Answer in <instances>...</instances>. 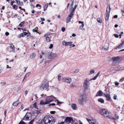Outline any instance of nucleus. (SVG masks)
<instances>
[{"mask_svg": "<svg viewBox=\"0 0 124 124\" xmlns=\"http://www.w3.org/2000/svg\"><path fill=\"white\" fill-rule=\"evenodd\" d=\"M43 121L44 124H54L55 123V120L53 117L49 115L46 116L44 118Z\"/></svg>", "mask_w": 124, "mask_h": 124, "instance_id": "nucleus-1", "label": "nucleus"}, {"mask_svg": "<svg viewBox=\"0 0 124 124\" xmlns=\"http://www.w3.org/2000/svg\"><path fill=\"white\" fill-rule=\"evenodd\" d=\"M56 98L52 95L49 96L44 100L41 101L40 104V105H45L49 104L50 102L53 101L54 99H55Z\"/></svg>", "mask_w": 124, "mask_h": 124, "instance_id": "nucleus-2", "label": "nucleus"}, {"mask_svg": "<svg viewBox=\"0 0 124 124\" xmlns=\"http://www.w3.org/2000/svg\"><path fill=\"white\" fill-rule=\"evenodd\" d=\"M91 79H89L88 78H86L84 80V82L83 86L84 87V89L85 91H88V92L89 93L90 89L89 88L90 85L89 81H91Z\"/></svg>", "mask_w": 124, "mask_h": 124, "instance_id": "nucleus-3", "label": "nucleus"}, {"mask_svg": "<svg viewBox=\"0 0 124 124\" xmlns=\"http://www.w3.org/2000/svg\"><path fill=\"white\" fill-rule=\"evenodd\" d=\"M49 86V82L45 80L42 82L39 87L41 90H43L47 89Z\"/></svg>", "mask_w": 124, "mask_h": 124, "instance_id": "nucleus-4", "label": "nucleus"}, {"mask_svg": "<svg viewBox=\"0 0 124 124\" xmlns=\"http://www.w3.org/2000/svg\"><path fill=\"white\" fill-rule=\"evenodd\" d=\"M86 101L87 97L85 94H83L79 97L78 102L80 104L83 105L84 103L86 102Z\"/></svg>", "mask_w": 124, "mask_h": 124, "instance_id": "nucleus-5", "label": "nucleus"}, {"mask_svg": "<svg viewBox=\"0 0 124 124\" xmlns=\"http://www.w3.org/2000/svg\"><path fill=\"white\" fill-rule=\"evenodd\" d=\"M100 112L101 114L105 117H108L109 115L108 112L107 110L105 109H101L100 111Z\"/></svg>", "mask_w": 124, "mask_h": 124, "instance_id": "nucleus-6", "label": "nucleus"}, {"mask_svg": "<svg viewBox=\"0 0 124 124\" xmlns=\"http://www.w3.org/2000/svg\"><path fill=\"white\" fill-rule=\"evenodd\" d=\"M47 56L50 59H53L57 57L56 54L53 53L52 52L48 53Z\"/></svg>", "mask_w": 124, "mask_h": 124, "instance_id": "nucleus-7", "label": "nucleus"}, {"mask_svg": "<svg viewBox=\"0 0 124 124\" xmlns=\"http://www.w3.org/2000/svg\"><path fill=\"white\" fill-rule=\"evenodd\" d=\"M31 118V115L30 113H27L24 117L23 118V120H30Z\"/></svg>", "mask_w": 124, "mask_h": 124, "instance_id": "nucleus-8", "label": "nucleus"}, {"mask_svg": "<svg viewBox=\"0 0 124 124\" xmlns=\"http://www.w3.org/2000/svg\"><path fill=\"white\" fill-rule=\"evenodd\" d=\"M108 7H107V8L106 10V19L107 21H108L109 20V14L111 10V8L110 7H109V11H108L107 9Z\"/></svg>", "mask_w": 124, "mask_h": 124, "instance_id": "nucleus-9", "label": "nucleus"}, {"mask_svg": "<svg viewBox=\"0 0 124 124\" xmlns=\"http://www.w3.org/2000/svg\"><path fill=\"white\" fill-rule=\"evenodd\" d=\"M73 122V120L71 117H67L66 118L65 121V122L68 124L70 123H72Z\"/></svg>", "mask_w": 124, "mask_h": 124, "instance_id": "nucleus-10", "label": "nucleus"}, {"mask_svg": "<svg viewBox=\"0 0 124 124\" xmlns=\"http://www.w3.org/2000/svg\"><path fill=\"white\" fill-rule=\"evenodd\" d=\"M119 57H117L113 58V63L114 65L118 64L119 61Z\"/></svg>", "mask_w": 124, "mask_h": 124, "instance_id": "nucleus-11", "label": "nucleus"}, {"mask_svg": "<svg viewBox=\"0 0 124 124\" xmlns=\"http://www.w3.org/2000/svg\"><path fill=\"white\" fill-rule=\"evenodd\" d=\"M73 15V14L72 13H71L68 15L66 19V22L67 23H68L70 21Z\"/></svg>", "mask_w": 124, "mask_h": 124, "instance_id": "nucleus-12", "label": "nucleus"}, {"mask_svg": "<svg viewBox=\"0 0 124 124\" xmlns=\"http://www.w3.org/2000/svg\"><path fill=\"white\" fill-rule=\"evenodd\" d=\"M62 80L64 82L69 83L71 82V79L70 78H63L62 79Z\"/></svg>", "mask_w": 124, "mask_h": 124, "instance_id": "nucleus-13", "label": "nucleus"}, {"mask_svg": "<svg viewBox=\"0 0 124 124\" xmlns=\"http://www.w3.org/2000/svg\"><path fill=\"white\" fill-rule=\"evenodd\" d=\"M109 48V45L108 43H106L102 48L103 50L106 51L108 50Z\"/></svg>", "mask_w": 124, "mask_h": 124, "instance_id": "nucleus-14", "label": "nucleus"}, {"mask_svg": "<svg viewBox=\"0 0 124 124\" xmlns=\"http://www.w3.org/2000/svg\"><path fill=\"white\" fill-rule=\"evenodd\" d=\"M78 23H82V25L80 26L79 27L80 29L82 30H85V29L84 28V22L82 21H79Z\"/></svg>", "mask_w": 124, "mask_h": 124, "instance_id": "nucleus-15", "label": "nucleus"}, {"mask_svg": "<svg viewBox=\"0 0 124 124\" xmlns=\"http://www.w3.org/2000/svg\"><path fill=\"white\" fill-rule=\"evenodd\" d=\"M71 107L72 109L74 110H76L77 109V105L75 103H72L71 104Z\"/></svg>", "mask_w": 124, "mask_h": 124, "instance_id": "nucleus-16", "label": "nucleus"}, {"mask_svg": "<svg viewBox=\"0 0 124 124\" xmlns=\"http://www.w3.org/2000/svg\"><path fill=\"white\" fill-rule=\"evenodd\" d=\"M106 99V100L108 101H109L111 99V97L110 95L108 94H106L105 93L104 94Z\"/></svg>", "mask_w": 124, "mask_h": 124, "instance_id": "nucleus-17", "label": "nucleus"}, {"mask_svg": "<svg viewBox=\"0 0 124 124\" xmlns=\"http://www.w3.org/2000/svg\"><path fill=\"white\" fill-rule=\"evenodd\" d=\"M103 94V92L101 90H99L97 92L96 95V96H102Z\"/></svg>", "mask_w": 124, "mask_h": 124, "instance_id": "nucleus-18", "label": "nucleus"}, {"mask_svg": "<svg viewBox=\"0 0 124 124\" xmlns=\"http://www.w3.org/2000/svg\"><path fill=\"white\" fill-rule=\"evenodd\" d=\"M36 54L35 53H32L30 55V58L31 59H33L35 58Z\"/></svg>", "mask_w": 124, "mask_h": 124, "instance_id": "nucleus-19", "label": "nucleus"}, {"mask_svg": "<svg viewBox=\"0 0 124 124\" xmlns=\"http://www.w3.org/2000/svg\"><path fill=\"white\" fill-rule=\"evenodd\" d=\"M69 86L71 88H74L77 87L76 85L74 84H70Z\"/></svg>", "mask_w": 124, "mask_h": 124, "instance_id": "nucleus-20", "label": "nucleus"}, {"mask_svg": "<svg viewBox=\"0 0 124 124\" xmlns=\"http://www.w3.org/2000/svg\"><path fill=\"white\" fill-rule=\"evenodd\" d=\"M100 71H99L98 73L96 74V76H94L93 78L91 79V80H94L96 79V78H97V77L99 76V74H100Z\"/></svg>", "mask_w": 124, "mask_h": 124, "instance_id": "nucleus-21", "label": "nucleus"}, {"mask_svg": "<svg viewBox=\"0 0 124 124\" xmlns=\"http://www.w3.org/2000/svg\"><path fill=\"white\" fill-rule=\"evenodd\" d=\"M77 6H78L77 5H75V6L74 8L72 10L70 11V13H72V14H74L73 13L74 12L75 9L77 7Z\"/></svg>", "mask_w": 124, "mask_h": 124, "instance_id": "nucleus-22", "label": "nucleus"}, {"mask_svg": "<svg viewBox=\"0 0 124 124\" xmlns=\"http://www.w3.org/2000/svg\"><path fill=\"white\" fill-rule=\"evenodd\" d=\"M124 45V42L123 41L116 48H115L116 49L117 48H121L122 47H123Z\"/></svg>", "mask_w": 124, "mask_h": 124, "instance_id": "nucleus-23", "label": "nucleus"}, {"mask_svg": "<svg viewBox=\"0 0 124 124\" xmlns=\"http://www.w3.org/2000/svg\"><path fill=\"white\" fill-rule=\"evenodd\" d=\"M30 74V72H29L27 73L25 75L24 77V78L23 80V81L25 79H26L27 77H28L29 75Z\"/></svg>", "mask_w": 124, "mask_h": 124, "instance_id": "nucleus-24", "label": "nucleus"}, {"mask_svg": "<svg viewBox=\"0 0 124 124\" xmlns=\"http://www.w3.org/2000/svg\"><path fill=\"white\" fill-rule=\"evenodd\" d=\"M18 102L17 101H15V102H14L13 103L12 105L14 107H16L18 106Z\"/></svg>", "mask_w": 124, "mask_h": 124, "instance_id": "nucleus-25", "label": "nucleus"}, {"mask_svg": "<svg viewBox=\"0 0 124 124\" xmlns=\"http://www.w3.org/2000/svg\"><path fill=\"white\" fill-rule=\"evenodd\" d=\"M98 101L102 103H104V100L103 99L101 98H100L98 99Z\"/></svg>", "mask_w": 124, "mask_h": 124, "instance_id": "nucleus-26", "label": "nucleus"}, {"mask_svg": "<svg viewBox=\"0 0 124 124\" xmlns=\"http://www.w3.org/2000/svg\"><path fill=\"white\" fill-rule=\"evenodd\" d=\"M24 37L23 33H22L19 35L17 37L18 38H20L21 37Z\"/></svg>", "mask_w": 124, "mask_h": 124, "instance_id": "nucleus-27", "label": "nucleus"}, {"mask_svg": "<svg viewBox=\"0 0 124 124\" xmlns=\"http://www.w3.org/2000/svg\"><path fill=\"white\" fill-rule=\"evenodd\" d=\"M10 47L13 51H14L15 50L13 44H11Z\"/></svg>", "mask_w": 124, "mask_h": 124, "instance_id": "nucleus-28", "label": "nucleus"}, {"mask_svg": "<svg viewBox=\"0 0 124 124\" xmlns=\"http://www.w3.org/2000/svg\"><path fill=\"white\" fill-rule=\"evenodd\" d=\"M97 21L99 23H102V20L101 18H97Z\"/></svg>", "mask_w": 124, "mask_h": 124, "instance_id": "nucleus-29", "label": "nucleus"}, {"mask_svg": "<svg viewBox=\"0 0 124 124\" xmlns=\"http://www.w3.org/2000/svg\"><path fill=\"white\" fill-rule=\"evenodd\" d=\"M86 119L90 123H92L93 122V119L90 120L87 118H86Z\"/></svg>", "mask_w": 124, "mask_h": 124, "instance_id": "nucleus-30", "label": "nucleus"}, {"mask_svg": "<svg viewBox=\"0 0 124 124\" xmlns=\"http://www.w3.org/2000/svg\"><path fill=\"white\" fill-rule=\"evenodd\" d=\"M72 42H66V46H68V45H69L71 44L72 43Z\"/></svg>", "mask_w": 124, "mask_h": 124, "instance_id": "nucleus-31", "label": "nucleus"}, {"mask_svg": "<svg viewBox=\"0 0 124 124\" xmlns=\"http://www.w3.org/2000/svg\"><path fill=\"white\" fill-rule=\"evenodd\" d=\"M48 6V4H47L45 5H44L43 6V8H45V9H46Z\"/></svg>", "mask_w": 124, "mask_h": 124, "instance_id": "nucleus-32", "label": "nucleus"}, {"mask_svg": "<svg viewBox=\"0 0 124 124\" xmlns=\"http://www.w3.org/2000/svg\"><path fill=\"white\" fill-rule=\"evenodd\" d=\"M90 73L89 74L90 75H91L92 74L94 73L95 72V71L94 70H91L90 71Z\"/></svg>", "mask_w": 124, "mask_h": 124, "instance_id": "nucleus-33", "label": "nucleus"}, {"mask_svg": "<svg viewBox=\"0 0 124 124\" xmlns=\"http://www.w3.org/2000/svg\"><path fill=\"white\" fill-rule=\"evenodd\" d=\"M62 43L63 46H66V42L65 40H63L62 41Z\"/></svg>", "mask_w": 124, "mask_h": 124, "instance_id": "nucleus-34", "label": "nucleus"}, {"mask_svg": "<svg viewBox=\"0 0 124 124\" xmlns=\"http://www.w3.org/2000/svg\"><path fill=\"white\" fill-rule=\"evenodd\" d=\"M46 40L47 42H50V39L49 37H47L46 38Z\"/></svg>", "mask_w": 124, "mask_h": 124, "instance_id": "nucleus-35", "label": "nucleus"}, {"mask_svg": "<svg viewBox=\"0 0 124 124\" xmlns=\"http://www.w3.org/2000/svg\"><path fill=\"white\" fill-rule=\"evenodd\" d=\"M38 28L37 27H36L35 29H33V31L34 32H38L37 31L38 30Z\"/></svg>", "mask_w": 124, "mask_h": 124, "instance_id": "nucleus-36", "label": "nucleus"}, {"mask_svg": "<svg viewBox=\"0 0 124 124\" xmlns=\"http://www.w3.org/2000/svg\"><path fill=\"white\" fill-rule=\"evenodd\" d=\"M79 71V69H76L75 71H74L73 73H77Z\"/></svg>", "mask_w": 124, "mask_h": 124, "instance_id": "nucleus-37", "label": "nucleus"}, {"mask_svg": "<svg viewBox=\"0 0 124 124\" xmlns=\"http://www.w3.org/2000/svg\"><path fill=\"white\" fill-rule=\"evenodd\" d=\"M34 120L33 119L31 120L30 121L29 123V124H33V123L34 121Z\"/></svg>", "mask_w": 124, "mask_h": 124, "instance_id": "nucleus-38", "label": "nucleus"}, {"mask_svg": "<svg viewBox=\"0 0 124 124\" xmlns=\"http://www.w3.org/2000/svg\"><path fill=\"white\" fill-rule=\"evenodd\" d=\"M55 101H56L57 102V105H58L59 104H61L62 103V102H59L57 100H55Z\"/></svg>", "mask_w": 124, "mask_h": 124, "instance_id": "nucleus-39", "label": "nucleus"}, {"mask_svg": "<svg viewBox=\"0 0 124 124\" xmlns=\"http://www.w3.org/2000/svg\"><path fill=\"white\" fill-rule=\"evenodd\" d=\"M17 6H16V5H14L13 6V8L14 9H17Z\"/></svg>", "mask_w": 124, "mask_h": 124, "instance_id": "nucleus-40", "label": "nucleus"}, {"mask_svg": "<svg viewBox=\"0 0 124 124\" xmlns=\"http://www.w3.org/2000/svg\"><path fill=\"white\" fill-rule=\"evenodd\" d=\"M36 103L35 102L33 104V107L36 108L38 109V108H37V107L36 106Z\"/></svg>", "mask_w": 124, "mask_h": 124, "instance_id": "nucleus-41", "label": "nucleus"}, {"mask_svg": "<svg viewBox=\"0 0 124 124\" xmlns=\"http://www.w3.org/2000/svg\"><path fill=\"white\" fill-rule=\"evenodd\" d=\"M0 84L2 85H6V83L5 82H1L0 83Z\"/></svg>", "mask_w": 124, "mask_h": 124, "instance_id": "nucleus-42", "label": "nucleus"}, {"mask_svg": "<svg viewBox=\"0 0 124 124\" xmlns=\"http://www.w3.org/2000/svg\"><path fill=\"white\" fill-rule=\"evenodd\" d=\"M121 13L122 14V16H124V10L121 9Z\"/></svg>", "mask_w": 124, "mask_h": 124, "instance_id": "nucleus-43", "label": "nucleus"}, {"mask_svg": "<svg viewBox=\"0 0 124 124\" xmlns=\"http://www.w3.org/2000/svg\"><path fill=\"white\" fill-rule=\"evenodd\" d=\"M41 54L43 55H44L45 56H47V55L48 54V53H45L43 52H41Z\"/></svg>", "mask_w": 124, "mask_h": 124, "instance_id": "nucleus-44", "label": "nucleus"}, {"mask_svg": "<svg viewBox=\"0 0 124 124\" xmlns=\"http://www.w3.org/2000/svg\"><path fill=\"white\" fill-rule=\"evenodd\" d=\"M124 80V77H123L120 79V80H119V82H122Z\"/></svg>", "mask_w": 124, "mask_h": 124, "instance_id": "nucleus-45", "label": "nucleus"}, {"mask_svg": "<svg viewBox=\"0 0 124 124\" xmlns=\"http://www.w3.org/2000/svg\"><path fill=\"white\" fill-rule=\"evenodd\" d=\"M61 77V76L60 75H58V80L59 81H60V79H61V78H60Z\"/></svg>", "mask_w": 124, "mask_h": 124, "instance_id": "nucleus-46", "label": "nucleus"}, {"mask_svg": "<svg viewBox=\"0 0 124 124\" xmlns=\"http://www.w3.org/2000/svg\"><path fill=\"white\" fill-rule=\"evenodd\" d=\"M116 97H117V95L116 94H114V96L113 97V99L115 100H116Z\"/></svg>", "mask_w": 124, "mask_h": 124, "instance_id": "nucleus-47", "label": "nucleus"}, {"mask_svg": "<svg viewBox=\"0 0 124 124\" xmlns=\"http://www.w3.org/2000/svg\"><path fill=\"white\" fill-rule=\"evenodd\" d=\"M114 35L116 38H118L119 37V36L118 34H114Z\"/></svg>", "mask_w": 124, "mask_h": 124, "instance_id": "nucleus-48", "label": "nucleus"}, {"mask_svg": "<svg viewBox=\"0 0 124 124\" xmlns=\"http://www.w3.org/2000/svg\"><path fill=\"white\" fill-rule=\"evenodd\" d=\"M55 105V104L54 103H52L51 104H49V106H54Z\"/></svg>", "mask_w": 124, "mask_h": 124, "instance_id": "nucleus-49", "label": "nucleus"}, {"mask_svg": "<svg viewBox=\"0 0 124 124\" xmlns=\"http://www.w3.org/2000/svg\"><path fill=\"white\" fill-rule=\"evenodd\" d=\"M43 122V121L41 120L40 122H38L36 124H44Z\"/></svg>", "mask_w": 124, "mask_h": 124, "instance_id": "nucleus-50", "label": "nucleus"}, {"mask_svg": "<svg viewBox=\"0 0 124 124\" xmlns=\"http://www.w3.org/2000/svg\"><path fill=\"white\" fill-rule=\"evenodd\" d=\"M25 123L23 122L22 121H21L19 123V124H25Z\"/></svg>", "mask_w": 124, "mask_h": 124, "instance_id": "nucleus-51", "label": "nucleus"}, {"mask_svg": "<svg viewBox=\"0 0 124 124\" xmlns=\"http://www.w3.org/2000/svg\"><path fill=\"white\" fill-rule=\"evenodd\" d=\"M71 1L72 2V3L71 4H70V5L71 7H72L73 5V3L74 2V0H71Z\"/></svg>", "mask_w": 124, "mask_h": 124, "instance_id": "nucleus-52", "label": "nucleus"}, {"mask_svg": "<svg viewBox=\"0 0 124 124\" xmlns=\"http://www.w3.org/2000/svg\"><path fill=\"white\" fill-rule=\"evenodd\" d=\"M62 31V32H64L65 30V29L64 28H62L61 29Z\"/></svg>", "mask_w": 124, "mask_h": 124, "instance_id": "nucleus-53", "label": "nucleus"}, {"mask_svg": "<svg viewBox=\"0 0 124 124\" xmlns=\"http://www.w3.org/2000/svg\"><path fill=\"white\" fill-rule=\"evenodd\" d=\"M53 47V45L52 44H51L50 45V46H49V48L50 49L52 48Z\"/></svg>", "mask_w": 124, "mask_h": 124, "instance_id": "nucleus-54", "label": "nucleus"}, {"mask_svg": "<svg viewBox=\"0 0 124 124\" xmlns=\"http://www.w3.org/2000/svg\"><path fill=\"white\" fill-rule=\"evenodd\" d=\"M92 124H98L97 122H96V121H94L92 123Z\"/></svg>", "mask_w": 124, "mask_h": 124, "instance_id": "nucleus-55", "label": "nucleus"}, {"mask_svg": "<svg viewBox=\"0 0 124 124\" xmlns=\"http://www.w3.org/2000/svg\"><path fill=\"white\" fill-rule=\"evenodd\" d=\"M70 46H72L73 47H75V45L74 44H71L70 45Z\"/></svg>", "mask_w": 124, "mask_h": 124, "instance_id": "nucleus-56", "label": "nucleus"}, {"mask_svg": "<svg viewBox=\"0 0 124 124\" xmlns=\"http://www.w3.org/2000/svg\"><path fill=\"white\" fill-rule=\"evenodd\" d=\"M55 112L54 111H51L50 113L51 114H54Z\"/></svg>", "mask_w": 124, "mask_h": 124, "instance_id": "nucleus-57", "label": "nucleus"}, {"mask_svg": "<svg viewBox=\"0 0 124 124\" xmlns=\"http://www.w3.org/2000/svg\"><path fill=\"white\" fill-rule=\"evenodd\" d=\"M115 117H116V118L117 119H118L119 117L117 115H115Z\"/></svg>", "mask_w": 124, "mask_h": 124, "instance_id": "nucleus-58", "label": "nucleus"}, {"mask_svg": "<svg viewBox=\"0 0 124 124\" xmlns=\"http://www.w3.org/2000/svg\"><path fill=\"white\" fill-rule=\"evenodd\" d=\"M3 70L2 68L0 67V73L2 72Z\"/></svg>", "mask_w": 124, "mask_h": 124, "instance_id": "nucleus-59", "label": "nucleus"}, {"mask_svg": "<svg viewBox=\"0 0 124 124\" xmlns=\"http://www.w3.org/2000/svg\"><path fill=\"white\" fill-rule=\"evenodd\" d=\"M48 34H45L44 35V37H45L46 38L47 37H48Z\"/></svg>", "mask_w": 124, "mask_h": 124, "instance_id": "nucleus-60", "label": "nucleus"}, {"mask_svg": "<svg viewBox=\"0 0 124 124\" xmlns=\"http://www.w3.org/2000/svg\"><path fill=\"white\" fill-rule=\"evenodd\" d=\"M5 34L6 36H8L9 34V33L7 32H6Z\"/></svg>", "mask_w": 124, "mask_h": 124, "instance_id": "nucleus-61", "label": "nucleus"}, {"mask_svg": "<svg viewBox=\"0 0 124 124\" xmlns=\"http://www.w3.org/2000/svg\"><path fill=\"white\" fill-rule=\"evenodd\" d=\"M119 84V83L118 82H115V85H118Z\"/></svg>", "mask_w": 124, "mask_h": 124, "instance_id": "nucleus-62", "label": "nucleus"}, {"mask_svg": "<svg viewBox=\"0 0 124 124\" xmlns=\"http://www.w3.org/2000/svg\"><path fill=\"white\" fill-rule=\"evenodd\" d=\"M23 35H27L28 34V33L26 32H24L23 33Z\"/></svg>", "mask_w": 124, "mask_h": 124, "instance_id": "nucleus-63", "label": "nucleus"}, {"mask_svg": "<svg viewBox=\"0 0 124 124\" xmlns=\"http://www.w3.org/2000/svg\"><path fill=\"white\" fill-rule=\"evenodd\" d=\"M23 104H22L21 105V108L22 109H23L24 107L23 106Z\"/></svg>", "mask_w": 124, "mask_h": 124, "instance_id": "nucleus-64", "label": "nucleus"}]
</instances>
